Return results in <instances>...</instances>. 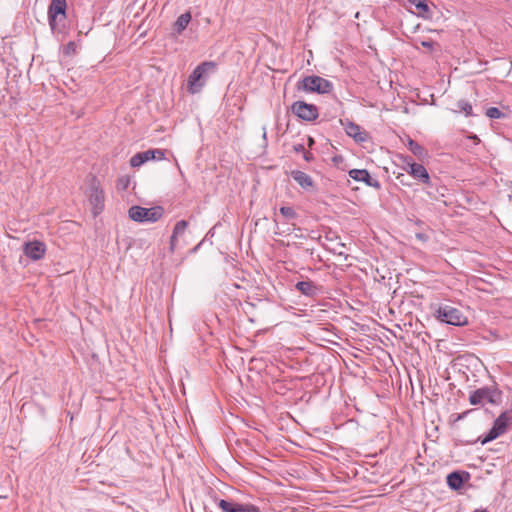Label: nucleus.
Returning <instances> with one entry per match:
<instances>
[{"label": "nucleus", "mask_w": 512, "mask_h": 512, "mask_svg": "<svg viewBox=\"0 0 512 512\" xmlns=\"http://www.w3.org/2000/svg\"><path fill=\"white\" fill-rule=\"evenodd\" d=\"M216 71V63L205 61L198 65L188 78V91L198 93L204 87L208 77Z\"/></svg>", "instance_id": "nucleus-1"}, {"label": "nucleus", "mask_w": 512, "mask_h": 512, "mask_svg": "<svg viewBox=\"0 0 512 512\" xmlns=\"http://www.w3.org/2000/svg\"><path fill=\"white\" fill-rule=\"evenodd\" d=\"M512 426V411L502 412L494 421L492 428L483 437L479 438L482 445L504 435Z\"/></svg>", "instance_id": "nucleus-2"}, {"label": "nucleus", "mask_w": 512, "mask_h": 512, "mask_svg": "<svg viewBox=\"0 0 512 512\" xmlns=\"http://www.w3.org/2000/svg\"><path fill=\"white\" fill-rule=\"evenodd\" d=\"M501 400V392L494 386H485L473 391L469 396L471 405H481L485 401L497 404Z\"/></svg>", "instance_id": "nucleus-3"}, {"label": "nucleus", "mask_w": 512, "mask_h": 512, "mask_svg": "<svg viewBox=\"0 0 512 512\" xmlns=\"http://www.w3.org/2000/svg\"><path fill=\"white\" fill-rule=\"evenodd\" d=\"M163 208L160 206H155L151 208H144L140 206H132L128 213L129 217L132 221L135 222H156L159 221L163 215Z\"/></svg>", "instance_id": "nucleus-4"}, {"label": "nucleus", "mask_w": 512, "mask_h": 512, "mask_svg": "<svg viewBox=\"0 0 512 512\" xmlns=\"http://www.w3.org/2000/svg\"><path fill=\"white\" fill-rule=\"evenodd\" d=\"M87 196L92 214L94 216L99 215L103 211L105 197L103 190L99 186V182L95 178L90 181Z\"/></svg>", "instance_id": "nucleus-5"}, {"label": "nucleus", "mask_w": 512, "mask_h": 512, "mask_svg": "<svg viewBox=\"0 0 512 512\" xmlns=\"http://www.w3.org/2000/svg\"><path fill=\"white\" fill-rule=\"evenodd\" d=\"M435 316L441 322L460 326L466 323V319L463 314L454 307L449 305L439 306L435 311Z\"/></svg>", "instance_id": "nucleus-6"}, {"label": "nucleus", "mask_w": 512, "mask_h": 512, "mask_svg": "<svg viewBox=\"0 0 512 512\" xmlns=\"http://www.w3.org/2000/svg\"><path fill=\"white\" fill-rule=\"evenodd\" d=\"M302 86L305 91L318 92L320 94L329 93L332 90V83L320 76H307L302 80Z\"/></svg>", "instance_id": "nucleus-7"}, {"label": "nucleus", "mask_w": 512, "mask_h": 512, "mask_svg": "<svg viewBox=\"0 0 512 512\" xmlns=\"http://www.w3.org/2000/svg\"><path fill=\"white\" fill-rule=\"evenodd\" d=\"M23 254L32 261L42 259L46 254V244L39 240L26 241L22 247Z\"/></svg>", "instance_id": "nucleus-8"}, {"label": "nucleus", "mask_w": 512, "mask_h": 512, "mask_svg": "<svg viewBox=\"0 0 512 512\" xmlns=\"http://www.w3.org/2000/svg\"><path fill=\"white\" fill-rule=\"evenodd\" d=\"M291 109L297 117L305 121H313L318 117L317 107L304 101H296Z\"/></svg>", "instance_id": "nucleus-9"}, {"label": "nucleus", "mask_w": 512, "mask_h": 512, "mask_svg": "<svg viewBox=\"0 0 512 512\" xmlns=\"http://www.w3.org/2000/svg\"><path fill=\"white\" fill-rule=\"evenodd\" d=\"M66 0H52L48 10L49 24L52 30L56 27V22L65 18Z\"/></svg>", "instance_id": "nucleus-10"}, {"label": "nucleus", "mask_w": 512, "mask_h": 512, "mask_svg": "<svg viewBox=\"0 0 512 512\" xmlns=\"http://www.w3.org/2000/svg\"><path fill=\"white\" fill-rule=\"evenodd\" d=\"M218 507L223 512H260V509L253 504L233 503L224 499L218 502Z\"/></svg>", "instance_id": "nucleus-11"}, {"label": "nucleus", "mask_w": 512, "mask_h": 512, "mask_svg": "<svg viewBox=\"0 0 512 512\" xmlns=\"http://www.w3.org/2000/svg\"><path fill=\"white\" fill-rule=\"evenodd\" d=\"M295 288L302 295L311 298L317 297L322 292V287L309 279L297 282Z\"/></svg>", "instance_id": "nucleus-12"}, {"label": "nucleus", "mask_w": 512, "mask_h": 512, "mask_svg": "<svg viewBox=\"0 0 512 512\" xmlns=\"http://www.w3.org/2000/svg\"><path fill=\"white\" fill-rule=\"evenodd\" d=\"M349 176L356 181L364 182L367 186L374 188L380 187L379 182L372 178L369 172L365 169H352L349 171Z\"/></svg>", "instance_id": "nucleus-13"}, {"label": "nucleus", "mask_w": 512, "mask_h": 512, "mask_svg": "<svg viewBox=\"0 0 512 512\" xmlns=\"http://www.w3.org/2000/svg\"><path fill=\"white\" fill-rule=\"evenodd\" d=\"M345 132L348 136L352 137L359 143L365 142L368 138L367 133L362 131L359 125L352 122L346 124Z\"/></svg>", "instance_id": "nucleus-14"}, {"label": "nucleus", "mask_w": 512, "mask_h": 512, "mask_svg": "<svg viewBox=\"0 0 512 512\" xmlns=\"http://www.w3.org/2000/svg\"><path fill=\"white\" fill-rule=\"evenodd\" d=\"M191 18L192 16L190 12H185L181 14L173 24L172 35L174 37L181 35L182 32L187 28L188 24L190 23Z\"/></svg>", "instance_id": "nucleus-15"}, {"label": "nucleus", "mask_w": 512, "mask_h": 512, "mask_svg": "<svg viewBox=\"0 0 512 512\" xmlns=\"http://www.w3.org/2000/svg\"><path fill=\"white\" fill-rule=\"evenodd\" d=\"M408 165L410 168L408 172L414 178L420 179L421 181H423L425 183L429 182L430 178H429L428 172L422 164L408 162Z\"/></svg>", "instance_id": "nucleus-16"}, {"label": "nucleus", "mask_w": 512, "mask_h": 512, "mask_svg": "<svg viewBox=\"0 0 512 512\" xmlns=\"http://www.w3.org/2000/svg\"><path fill=\"white\" fill-rule=\"evenodd\" d=\"M291 176L303 189L308 190L313 187L312 178L305 172L299 170L292 171Z\"/></svg>", "instance_id": "nucleus-17"}, {"label": "nucleus", "mask_w": 512, "mask_h": 512, "mask_svg": "<svg viewBox=\"0 0 512 512\" xmlns=\"http://www.w3.org/2000/svg\"><path fill=\"white\" fill-rule=\"evenodd\" d=\"M447 484L451 489L458 490L463 485V477L459 472H452L447 476Z\"/></svg>", "instance_id": "nucleus-18"}, {"label": "nucleus", "mask_w": 512, "mask_h": 512, "mask_svg": "<svg viewBox=\"0 0 512 512\" xmlns=\"http://www.w3.org/2000/svg\"><path fill=\"white\" fill-rule=\"evenodd\" d=\"M408 148L409 150L419 159H424L427 156V151L424 147H422L420 144L415 142L412 139H408Z\"/></svg>", "instance_id": "nucleus-19"}, {"label": "nucleus", "mask_w": 512, "mask_h": 512, "mask_svg": "<svg viewBox=\"0 0 512 512\" xmlns=\"http://www.w3.org/2000/svg\"><path fill=\"white\" fill-rule=\"evenodd\" d=\"M145 162H147V155L145 154V152H139L137 154H135L134 156H132V158L130 159V165L132 167H139L141 166L142 164H144Z\"/></svg>", "instance_id": "nucleus-20"}, {"label": "nucleus", "mask_w": 512, "mask_h": 512, "mask_svg": "<svg viewBox=\"0 0 512 512\" xmlns=\"http://www.w3.org/2000/svg\"><path fill=\"white\" fill-rule=\"evenodd\" d=\"M144 152L147 155V161L154 160V159L162 160L165 156L164 151L161 149H150V150H146Z\"/></svg>", "instance_id": "nucleus-21"}, {"label": "nucleus", "mask_w": 512, "mask_h": 512, "mask_svg": "<svg viewBox=\"0 0 512 512\" xmlns=\"http://www.w3.org/2000/svg\"><path fill=\"white\" fill-rule=\"evenodd\" d=\"M456 108L460 112H464L465 115L469 116L472 113V106L466 100H459L456 104Z\"/></svg>", "instance_id": "nucleus-22"}, {"label": "nucleus", "mask_w": 512, "mask_h": 512, "mask_svg": "<svg viewBox=\"0 0 512 512\" xmlns=\"http://www.w3.org/2000/svg\"><path fill=\"white\" fill-rule=\"evenodd\" d=\"M486 115L491 119H498L503 115V113L496 107H490L487 109Z\"/></svg>", "instance_id": "nucleus-23"}, {"label": "nucleus", "mask_w": 512, "mask_h": 512, "mask_svg": "<svg viewBox=\"0 0 512 512\" xmlns=\"http://www.w3.org/2000/svg\"><path fill=\"white\" fill-rule=\"evenodd\" d=\"M186 226H175L173 234L171 236V245L172 247L175 245V241L177 239V236L182 234L185 230Z\"/></svg>", "instance_id": "nucleus-24"}, {"label": "nucleus", "mask_w": 512, "mask_h": 512, "mask_svg": "<svg viewBox=\"0 0 512 512\" xmlns=\"http://www.w3.org/2000/svg\"><path fill=\"white\" fill-rule=\"evenodd\" d=\"M413 3L421 13L429 11L426 0H414Z\"/></svg>", "instance_id": "nucleus-25"}, {"label": "nucleus", "mask_w": 512, "mask_h": 512, "mask_svg": "<svg viewBox=\"0 0 512 512\" xmlns=\"http://www.w3.org/2000/svg\"><path fill=\"white\" fill-rule=\"evenodd\" d=\"M280 212L283 216H285L288 219H293L295 216V211L291 207H282L280 209Z\"/></svg>", "instance_id": "nucleus-26"}, {"label": "nucleus", "mask_w": 512, "mask_h": 512, "mask_svg": "<svg viewBox=\"0 0 512 512\" xmlns=\"http://www.w3.org/2000/svg\"><path fill=\"white\" fill-rule=\"evenodd\" d=\"M471 411L472 410H468V411L458 414L456 417V421L464 419L468 415V413H470Z\"/></svg>", "instance_id": "nucleus-27"}, {"label": "nucleus", "mask_w": 512, "mask_h": 512, "mask_svg": "<svg viewBox=\"0 0 512 512\" xmlns=\"http://www.w3.org/2000/svg\"><path fill=\"white\" fill-rule=\"evenodd\" d=\"M416 238L419 239L420 241H426L427 240V235L424 234V233H416Z\"/></svg>", "instance_id": "nucleus-28"}, {"label": "nucleus", "mask_w": 512, "mask_h": 512, "mask_svg": "<svg viewBox=\"0 0 512 512\" xmlns=\"http://www.w3.org/2000/svg\"><path fill=\"white\" fill-rule=\"evenodd\" d=\"M421 45H422L423 47H426V48H429V49H430V48H432V46H433V42H431V41H422V42H421Z\"/></svg>", "instance_id": "nucleus-29"}, {"label": "nucleus", "mask_w": 512, "mask_h": 512, "mask_svg": "<svg viewBox=\"0 0 512 512\" xmlns=\"http://www.w3.org/2000/svg\"><path fill=\"white\" fill-rule=\"evenodd\" d=\"M176 224L184 225V224H187V222H186L185 220H180V221H178Z\"/></svg>", "instance_id": "nucleus-30"}, {"label": "nucleus", "mask_w": 512, "mask_h": 512, "mask_svg": "<svg viewBox=\"0 0 512 512\" xmlns=\"http://www.w3.org/2000/svg\"><path fill=\"white\" fill-rule=\"evenodd\" d=\"M474 512H488L487 510H475Z\"/></svg>", "instance_id": "nucleus-31"}, {"label": "nucleus", "mask_w": 512, "mask_h": 512, "mask_svg": "<svg viewBox=\"0 0 512 512\" xmlns=\"http://www.w3.org/2000/svg\"><path fill=\"white\" fill-rule=\"evenodd\" d=\"M263 130H264V132H263V138L265 139V138H266V130H265V128H264Z\"/></svg>", "instance_id": "nucleus-32"}, {"label": "nucleus", "mask_w": 512, "mask_h": 512, "mask_svg": "<svg viewBox=\"0 0 512 512\" xmlns=\"http://www.w3.org/2000/svg\"><path fill=\"white\" fill-rule=\"evenodd\" d=\"M211 234L213 236L212 230L208 231V235Z\"/></svg>", "instance_id": "nucleus-33"}]
</instances>
